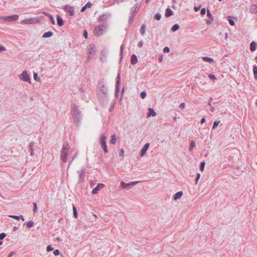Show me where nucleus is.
<instances>
[{
    "label": "nucleus",
    "mask_w": 257,
    "mask_h": 257,
    "mask_svg": "<svg viewBox=\"0 0 257 257\" xmlns=\"http://www.w3.org/2000/svg\"><path fill=\"white\" fill-rule=\"evenodd\" d=\"M71 113L74 122L78 126L82 118V114L81 111L78 109V106L75 104L71 105Z\"/></svg>",
    "instance_id": "obj_2"
},
{
    "label": "nucleus",
    "mask_w": 257,
    "mask_h": 257,
    "mask_svg": "<svg viewBox=\"0 0 257 257\" xmlns=\"http://www.w3.org/2000/svg\"><path fill=\"white\" fill-rule=\"evenodd\" d=\"M131 62L133 65H135L138 62V58L136 54H133L131 57Z\"/></svg>",
    "instance_id": "obj_19"
},
{
    "label": "nucleus",
    "mask_w": 257,
    "mask_h": 257,
    "mask_svg": "<svg viewBox=\"0 0 257 257\" xmlns=\"http://www.w3.org/2000/svg\"><path fill=\"white\" fill-rule=\"evenodd\" d=\"M85 172V169L84 167H82L80 170L77 171V173L80 175H83Z\"/></svg>",
    "instance_id": "obj_41"
},
{
    "label": "nucleus",
    "mask_w": 257,
    "mask_h": 257,
    "mask_svg": "<svg viewBox=\"0 0 257 257\" xmlns=\"http://www.w3.org/2000/svg\"><path fill=\"white\" fill-rule=\"evenodd\" d=\"M179 28H180L179 25L178 24H176L172 27L171 31L173 32H175V31H177L178 30H179Z\"/></svg>",
    "instance_id": "obj_34"
},
{
    "label": "nucleus",
    "mask_w": 257,
    "mask_h": 257,
    "mask_svg": "<svg viewBox=\"0 0 257 257\" xmlns=\"http://www.w3.org/2000/svg\"><path fill=\"white\" fill-rule=\"evenodd\" d=\"M39 22L38 18H31L27 19H25L22 21L21 23L22 24H32L37 23Z\"/></svg>",
    "instance_id": "obj_8"
},
{
    "label": "nucleus",
    "mask_w": 257,
    "mask_h": 257,
    "mask_svg": "<svg viewBox=\"0 0 257 257\" xmlns=\"http://www.w3.org/2000/svg\"><path fill=\"white\" fill-rule=\"evenodd\" d=\"M106 137L104 134H102L99 137V144L102 148L105 154L108 153V151L106 143Z\"/></svg>",
    "instance_id": "obj_5"
},
{
    "label": "nucleus",
    "mask_w": 257,
    "mask_h": 257,
    "mask_svg": "<svg viewBox=\"0 0 257 257\" xmlns=\"http://www.w3.org/2000/svg\"><path fill=\"white\" fill-rule=\"evenodd\" d=\"M124 49V45L122 44L120 47V59L119 62H120L123 58V52Z\"/></svg>",
    "instance_id": "obj_28"
},
{
    "label": "nucleus",
    "mask_w": 257,
    "mask_h": 257,
    "mask_svg": "<svg viewBox=\"0 0 257 257\" xmlns=\"http://www.w3.org/2000/svg\"><path fill=\"white\" fill-rule=\"evenodd\" d=\"M146 96H147V93H146V91H142V92L141 93V94H140V97H141V98H142V99H144V98H146Z\"/></svg>",
    "instance_id": "obj_40"
},
{
    "label": "nucleus",
    "mask_w": 257,
    "mask_h": 257,
    "mask_svg": "<svg viewBox=\"0 0 257 257\" xmlns=\"http://www.w3.org/2000/svg\"><path fill=\"white\" fill-rule=\"evenodd\" d=\"M250 50L251 52H254L256 50L257 48V43H256L255 41H252L250 44Z\"/></svg>",
    "instance_id": "obj_17"
},
{
    "label": "nucleus",
    "mask_w": 257,
    "mask_h": 257,
    "mask_svg": "<svg viewBox=\"0 0 257 257\" xmlns=\"http://www.w3.org/2000/svg\"><path fill=\"white\" fill-rule=\"evenodd\" d=\"M140 8V5L139 4H137L135 6L132 7L131 9V13H133V14L138 12L139 9Z\"/></svg>",
    "instance_id": "obj_24"
},
{
    "label": "nucleus",
    "mask_w": 257,
    "mask_h": 257,
    "mask_svg": "<svg viewBox=\"0 0 257 257\" xmlns=\"http://www.w3.org/2000/svg\"><path fill=\"white\" fill-rule=\"evenodd\" d=\"M19 16L18 15H13L5 17H2L1 20L3 22H14L18 20Z\"/></svg>",
    "instance_id": "obj_6"
},
{
    "label": "nucleus",
    "mask_w": 257,
    "mask_h": 257,
    "mask_svg": "<svg viewBox=\"0 0 257 257\" xmlns=\"http://www.w3.org/2000/svg\"><path fill=\"white\" fill-rule=\"evenodd\" d=\"M127 183H125L124 181H121L120 182V188H122V189H126V186H127Z\"/></svg>",
    "instance_id": "obj_38"
},
{
    "label": "nucleus",
    "mask_w": 257,
    "mask_h": 257,
    "mask_svg": "<svg viewBox=\"0 0 257 257\" xmlns=\"http://www.w3.org/2000/svg\"><path fill=\"white\" fill-rule=\"evenodd\" d=\"M161 17L162 16L160 13L156 14L154 16L155 19L157 20H160L161 19Z\"/></svg>",
    "instance_id": "obj_42"
},
{
    "label": "nucleus",
    "mask_w": 257,
    "mask_h": 257,
    "mask_svg": "<svg viewBox=\"0 0 257 257\" xmlns=\"http://www.w3.org/2000/svg\"><path fill=\"white\" fill-rule=\"evenodd\" d=\"M53 35V33L51 31H48L43 34L42 37L44 38H47L52 37Z\"/></svg>",
    "instance_id": "obj_23"
},
{
    "label": "nucleus",
    "mask_w": 257,
    "mask_h": 257,
    "mask_svg": "<svg viewBox=\"0 0 257 257\" xmlns=\"http://www.w3.org/2000/svg\"><path fill=\"white\" fill-rule=\"evenodd\" d=\"M143 41H140L139 42V43H138V47L141 48V47H142L143 46Z\"/></svg>",
    "instance_id": "obj_60"
},
{
    "label": "nucleus",
    "mask_w": 257,
    "mask_h": 257,
    "mask_svg": "<svg viewBox=\"0 0 257 257\" xmlns=\"http://www.w3.org/2000/svg\"><path fill=\"white\" fill-rule=\"evenodd\" d=\"M202 59L203 61H204L205 62H209V63H213L214 61V60L213 58H212L211 57H206V56L203 57Z\"/></svg>",
    "instance_id": "obj_29"
},
{
    "label": "nucleus",
    "mask_w": 257,
    "mask_h": 257,
    "mask_svg": "<svg viewBox=\"0 0 257 257\" xmlns=\"http://www.w3.org/2000/svg\"><path fill=\"white\" fill-rule=\"evenodd\" d=\"M150 146V144L149 143H146L142 148V150H141V154H140V156L141 157H143V156L145 155V154L146 153L148 148H149V147Z\"/></svg>",
    "instance_id": "obj_16"
},
{
    "label": "nucleus",
    "mask_w": 257,
    "mask_h": 257,
    "mask_svg": "<svg viewBox=\"0 0 257 257\" xmlns=\"http://www.w3.org/2000/svg\"><path fill=\"white\" fill-rule=\"evenodd\" d=\"M228 22H229V24L232 26H233L235 25V23H234L233 20H232L231 19H228Z\"/></svg>",
    "instance_id": "obj_53"
},
{
    "label": "nucleus",
    "mask_w": 257,
    "mask_h": 257,
    "mask_svg": "<svg viewBox=\"0 0 257 257\" xmlns=\"http://www.w3.org/2000/svg\"><path fill=\"white\" fill-rule=\"evenodd\" d=\"M205 163L204 162H201L200 165V170L203 171L204 169Z\"/></svg>",
    "instance_id": "obj_39"
},
{
    "label": "nucleus",
    "mask_w": 257,
    "mask_h": 257,
    "mask_svg": "<svg viewBox=\"0 0 257 257\" xmlns=\"http://www.w3.org/2000/svg\"><path fill=\"white\" fill-rule=\"evenodd\" d=\"M206 10L205 9V8H202L201 10V11H200V14L201 15H204L206 12Z\"/></svg>",
    "instance_id": "obj_54"
},
{
    "label": "nucleus",
    "mask_w": 257,
    "mask_h": 257,
    "mask_svg": "<svg viewBox=\"0 0 257 257\" xmlns=\"http://www.w3.org/2000/svg\"><path fill=\"white\" fill-rule=\"evenodd\" d=\"M19 78L21 80L30 83V77L26 71H23L21 74L20 75Z\"/></svg>",
    "instance_id": "obj_9"
},
{
    "label": "nucleus",
    "mask_w": 257,
    "mask_h": 257,
    "mask_svg": "<svg viewBox=\"0 0 257 257\" xmlns=\"http://www.w3.org/2000/svg\"><path fill=\"white\" fill-rule=\"evenodd\" d=\"M57 22L59 26H62L64 24L62 18L59 15H57Z\"/></svg>",
    "instance_id": "obj_20"
},
{
    "label": "nucleus",
    "mask_w": 257,
    "mask_h": 257,
    "mask_svg": "<svg viewBox=\"0 0 257 257\" xmlns=\"http://www.w3.org/2000/svg\"><path fill=\"white\" fill-rule=\"evenodd\" d=\"M44 15L46 16H48V18H50V16H52V15L50 14H49V13H44Z\"/></svg>",
    "instance_id": "obj_63"
},
{
    "label": "nucleus",
    "mask_w": 257,
    "mask_h": 257,
    "mask_svg": "<svg viewBox=\"0 0 257 257\" xmlns=\"http://www.w3.org/2000/svg\"><path fill=\"white\" fill-rule=\"evenodd\" d=\"M185 105L184 102H182L180 104L179 108L181 109H183L185 108Z\"/></svg>",
    "instance_id": "obj_57"
},
{
    "label": "nucleus",
    "mask_w": 257,
    "mask_h": 257,
    "mask_svg": "<svg viewBox=\"0 0 257 257\" xmlns=\"http://www.w3.org/2000/svg\"><path fill=\"white\" fill-rule=\"evenodd\" d=\"M107 87L104 84V79H100L97 85V97L99 103L104 105L108 103Z\"/></svg>",
    "instance_id": "obj_1"
},
{
    "label": "nucleus",
    "mask_w": 257,
    "mask_h": 257,
    "mask_svg": "<svg viewBox=\"0 0 257 257\" xmlns=\"http://www.w3.org/2000/svg\"><path fill=\"white\" fill-rule=\"evenodd\" d=\"M116 138L115 135H112L111 137V139L109 141V143L111 144H115L116 143Z\"/></svg>",
    "instance_id": "obj_32"
},
{
    "label": "nucleus",
    "mask_w": 257,
    "mask_h": 257,
    "mask_svg": "<svg viewBox=\"0 0 257 257\" xmlns=\"http://www.w3.org/2000/svg\"><path fill=\"white\" fill-rule=\"evenodd\" d=\"M148 110H149V112L147 114V117H149L151 116H156L157 113L153 108H149Z\"/></svg>",
    "instance_id": "obj_18"
},
{
    "label": "nucleus",
    "mask_w": 257,
    "mask_h": 257,
    "mask_svg": "<svg viewBox=\"0 0 257 257\" xmlns=\"http://www.w3.org/2000/svg\"><path fill=\"white\" fill-rule=\"evenodd\" d=\"M29 147V151L30 152L31 156H33L37 154L38 152V148L34 142H31L30 143Z\"/></svg>",
    "instance_id": "obj_7"
},
{
    "label": "nucleus",
    "mask_w": 257,
    "mask_h": 257,
    "mask_svg": "<svg viewBox=\"0 0 257 257\" xmlns=\"http://www.w3.org/2000/svg\"><path fill=\"white\" fill-rule=\"evenodd\" d=\"M173 14V11L169 8H168L166 10L165 17L168 18Z\"/></svg>",
    "instance_id": "obj_22"
},
{
    "label": "nucleus",
    "mask_w": 257,
    "mask_h": 257,
    "mask_svg": "<svg viewBox=\"0 0 257 257\" xmlns=\"http://www.w3.org/2000/svg\"><path fill=\"white\" fill-rule=\"evenodd\" d=\"M170 48L168 47H165L163 49V52L164 53H169L170 52Z\"/></svg>",
    "instance_id": "obj_49"
},
{
    "label": "nucleus",
    "mask_w": 257,
    "mask_h": 257,
    "mask_svg": "<svg viewBox=\"0 0 257 257\" xmlns=\"http://www.w3.org/2000/svg\"><path fill=\"white\" fill-rule=\"evenodd\" d=\"M26 225L29 228H31L34 225V222L32 220H30L27 223Z\"/></svg>",
    "instance_id": "obj_36"
},
{
    "label": "nucleus",
    "mask_w": 257,
    "mask_h": 257,
    "mask_svg": "<svg viewBox=\"0 0 257 257\" xmlns=\"http://www.w3.org/2000/svg\"><path fill=\"white\" fill-rule=\"evenodd\" d=\"M33 211L35 213L37 212V204L36 203H33Z\"/></svg>",
    "instance_id": "obj_52"
},
{
    "label": "nucleus",
    "mask_w": 257,
    "mask_h": 257,
    "mask_svg": "<svg viewBox=\"0 0 257 257\" xmlns=\"http://www.w3.org/2000/svg\"><path fill=\"white\" fill-rule=\"evenodd\" d=\"M107 27L106 23L100 24L96 26L94 28V35L95 36L99 37L102 35Z\"/></svg>",
    "instance_id": "obj_4"
},
{
    "label": "nucleus",
    "mask_w": 257,
    "mask_h": 257,
    "mask_svg": "<svg viewBox=\"0 0 257 257\" xmlns=\"http://www.w3.org/2000/svg\"><path fill=\"white\" fill-rule=\"evenodd\" d=\"M34 78L35 80L37 82L40 81V79L38 77V74L37 73H34Z\"/></svg>",
    "instance_id": "obj_43"
},
{
    "label": "nucleus",
    "mask_w": 257,
    "mask_h": 257,
    "mask_svg": "<svg viewBox=\"0 0 257 257\" xmlns=\"http://www.w3.org/2000/svg\"><path fill=\"white\" fill-rule=\"evenodd\" d=\"M14 254H15V252H14V251H11V252H10L9 253V254H8V256H7V257H11V256H12Z\"/></svg>",
    "instance_id": "obj_61"
},
{
    "label": "nucleus",
    "mask_w": 257,
    "mask_h": 257,
    "mask_svg": "<svg viewBox=\"0 0 257 257\" xmlns=\"http://www.w3.org/2000/svg\"><path fill=\"white\" fill-rule=\"evenodd\" d=\"M146 31V25L143 24L142 25L140 29V34L142 35H144Z\"/></svg>",
    "instance_id": "obj_31"
},
{
    "label": "nucleus",
    "mask_w": 257,
    "mask_h": 257,
    "mask_svg": "<svg viewBox=\"0 0 257 257\" xmlns=\"http://www.w3.org/2000/svg\"><path fill=\"white\" fill-rule=\"evenodd\" d=\"M87 50L88 54L90 55L93 56L95 54L96 48L95 45L93 44L89 45V46L87 47Z\"/></svg>",
    "instance_id": "obj_12"
},
{
    "label": "nucleus",
    "mask_w": 257,
    "mask_h": 257,
    "mask_svg": "<svg viewBox=\"0 0 257 257\" xmlns=\"http://www.w3.org/2000/svg\"><path fill=\"white\" fill-rule=\"evenodd\" d=\"M5 50H6V48L2 45H0V52H2V51H5Z\"/></svg>",
    "instance_id": "obj_59"
},
{
    "label": "nucleus",
    "mask_w": 257,
    "mask_h": 257,
    "mask_svg": "<svg viewBox=\"0 0 257 257\" xmlns=\"http://www.w3.org/2000/svg\"><path fill=\"white\" fill-rule=\"evenodd\" d=\"M83 36L84 37V38L85 39H87V36H88V34H87V32L86 30H84V32H83Z\"/></svg>",
    "instance_id": "obj_56"
},
{
    "label": "nucleus",
    "mask_w": 257,
    "mask_h": 257,
    "mask_svg": "<svg viewBox=\"0 0 257 257\" xmlns=\"http://www.w3.org/2000/svg\"><path fill=\"white\" fill-rule=\"evenodd\" d=\"M195 144H196V143L194 140H192L191 141V144H190V146L189 147V149L190 151H191L192 150L193 148L195 146Z\"/></svg>",
    "instance_id": "obj_35"
},
{
    "label": "nucleus",
    "mask_w": 257,
    "mask_h": 257,
    "mask_svg": "<svg viewBox=\"0 0 257 257\" xmlns=\"http://www.w3.org/2000/svg\"><path fill=\"white\" fill-rule=\"evenodd\" d=\"M9 217L14 218V219H16L17 220H19V219H21L23 221L25 220V218H24L23 216L21 215H19V216L12 215H9Z\"/></svg>",
    "instance_id": "obj_27"
},
{
    "label": "nucleus",
    "mask_w": 257,
    "mask_h": 257,
    "mask_svg": "<svg viewBox=\"0 0 257 257\" xmlns=\"http://www.w3.org/2000/svg\"><path fill=\"white\" fill-rule=\"evenodd\" d=\"M183 194V193L182 191H179V192H177L176 193H175L174 195L173 199L174 200H178V199L180 198L182 196Z\"/></svg>",
    "instance_id": "obj_21"
},
{
    "label": "nucleus",
    "mask_w": 257,
    "mask_h": 257,
    "mask_svg": "<svg viewBox=\"0 0 257 257\" xmlns=\"http://www.w3.org/2000/svg\"><path fill=\"white\" fill-rule=\"evenodd\" d=\"M200 176H201V175H200V173H197L196 176V178H195V184H197L198 181L199 179L200 178Z\"/></svg>",
    "instance_id": "obj_44"
},
{
    "label": "nucleus",
    "mask_w": 257,
    "mask_h": 257,
    "mask_svg": "<svg viewBox=\"0 0 257 257\" xmlns=\"http://www.w3.org/2000/svg\"><path fill=\"white\" fill-rule=\"evenodd\" d=\"M53 253L55 255H58L60 254V251L58 249L54 250Z\"/></svg>",
    "instance_id": "obj_47"
},
{
    "label": "nucleus",
    "mask_w": 257,
    "mask_h": 257,
    "mask_svg": "<svg viewBox=\"0 0 257 257\" xmlns=\"http://www.w3.org/2000/svg\"><path fill=\"white\" fill-rule=\"evenodd\" d=\"M250 12L251 13H257V5H252L251 6L250 8Z\"/></svg>",
    "instance_id": "obj_26"
},
{
    "label": "nucleus",
    "mask_w": 257,
    "mask_h": 257,
    "mask_svg": "<svg viewBox=\"0 0 257 257\" xmlns=\"http://www.w3.org/2000/svg\"><path fill=\"white\" fill-rule=\"evenodd\" d=\"M92 6V4L89 2H88L84 6H83L81 9V12H84L87 8H90Z\"/></svg>",
    "instance_id": "obj_25"
},
{
    "label": "nucleus",
    "mask_w": 257,
    "mask_h": 257,
    "mask_svg": "<svg viewBox=\"0 0 257 257\" xmlns=\"http://www.w3.org/2000/svg\"><path fill=\"white\" fill-rule=\"evenodd\" d=\"M73 213L74 217L75 218H77L78 217V213H77L76 207L74 205H73Z\"/></svg>",
    "instance_id": "obj_33"
},
{
    "label": "nucleus",
    "mask_w": 257,
    "mask_h": 257,
    "mask_svg": "<svg viewBox=\"0 0 257 257\" xmlns=\"http://www.w3.org/2000/svg\"><path fill=\"white\" fill-rule=\"evenodd\" d=\"M205 121H206V119H205V117H203L201 119L200 123L201 124H203V123H204L205 122Z\"/></svg>",
    "instance_id": "obj_62"
},
{
    "label": "nucleus",
    "mask_w": 257,
    "mask_h": 257,
    "mask_svg": "<svg viewBox=\"0 0 257 257\" xmlns=\"http://www.w3.org/2000/svg\"><path fill=\"white\" fill-rule=\"evenodd\" d=\"M104 186V184L103 183H98L97 186L94 187L92 191V194H96L98 193V191H99L102 187Z\"/></svg>",
    "instance_id": "obj_14"
},
{
    "label": "nucleus",
    "mask_w": 257,
    "mask_h": 257,
    "mask_svg": "<svg viewBox=\"0 0 257 257\" xmlns=\"http://www.w3.org/2000/svg\"><path fill=\"white\" fill-rule=\"evenodd\" d=\"M123 154H124V150L123 149L120 150L119 152V156L122 157L123 156Z\"/></svg>",
    "instance_id": "obj_55"
},
{
    "label": "nucleus",
    "mask_w": 257,
    "mask_h": 257,
    "mask_svg": "<svg viewBox=\"0 0 257 257\" xmlns=\"http://www.w3.org/2000/svg\"><path fill=\"white\" fill-rule=\"evenodd\" d=\"M220 120H215V121H214L213 126H212V129L213 130L215 129L217 127V126L219 124V123H220Z\"/></svg>",
    "instance_id": "obj_37"
},
{
    "label": "nucleus",
    "mask_w": 257,
    "mask_h": 257,
    "mask_svg": "<svg viewBox=\"0 0 257 257\" xmlns=\"http://www.w3.org/2000/svg\"><path fill=\"white\" fill-rule=\"evenodd\" d=\"M63 9L69 14L70 16H74L75 15L74 7L69 5H65L63 7Z\"/></svg>",
    "instance_id": "obj_11"
},
{
    "label": "nucleus",
    "mask_w": 257,
    "mask_h": 257,
    "mask_svg": "<svg viewBox=\"0 0 257 257\" xmlns=\"http://www.w3.org/2000/svg\"><path fill=\"white\" fill-rule=\"evenodd\" d=\"M49 19H50V21L51 23L53 25H55V19H54V18L53 16H50Z\"/></svg>",
    "instance_id": "obj_46"
},
{
    "label": "nucleus",
    "mask_w": 257,
    "mask_h": 257,
    "mask_svg": "<svg viewBox=\"0 0 257 257\" xmlns=\"http://www.w3.org/2000/svg\"><path fill=\"white\" fill-rule=\"evenodd\" d=\"M139 181H132L127 184V186H130L132 184H137Z\"/></svg>",
    "instance_id": "obj_58"
},
{
    "label": "nucleus",
    "mask_w": 257,
    "mask_h": 257,
    "mask_svg": "<svg viewBox=\"0 0 257 257\" xmlns=\"http://www.w3.org/2000/svg\"><path fill=\"white\" fill-rule=\"evenodd\" d=\"M44 15L46 16H48V18H50V16H52V15L50 14H49V13H44Z\"/></svg>",
    "instance_id": "obj_64"
},
{
    "label": "nucleus",
    "mask_w": 257,
    "mask_h": 257,
    "mask_svg": "<svg viewBox=\"0 0 257 257\" xmlns=\"http://www.w3.org/2000/svg\"><path fill=\"white\" fill-rule=\"evenodd\" d=\"M84 181L83 175H79L78 183H81Z\"/></svg>",
    "instance_id": "obj_45"
},
{
    "label": "nucleus",
    "mask_w": 257,
    "mask_h": 257,
    "mask_svg": "<svg viewBox=\"0 0 257 257\" xmlns=\"http://www.w3.org/2000/svg\"><path fill=\"white\" fill-rule=\"evenodd\" d=\"M6 236V233L3 232L0 233V240L3 239Z\"/></svg>",
    "instance_id": "obj_51"
},
{
    "label": "nucleus",
    "mask_w": 257,
    "mask_h": 257,
    "mask_svg": "<svg viewBox=\"0 0 257 257\" xmlns=\"http://www.w3.org/2000/svg\"><path fill=\"white\" fill-rule=\"evenodd\" d=\"M253 73L255 79H257V66L254 65L253 66Z\"/></svg>",
    "instance_id": "obj_30"
},
{
    "label": "nucleus",
    "mask_w": 257,
    "mask_h": 257,
    "mask_svg": "<svg viewBox=\"0 0 257 257\" xmlns=\"http://www.w3.org/2000/svg\"><path fill=\"white\" fill-rule=\"evenodd\" d=\"M207 16L208 17L209 19L206 21V24L209 25L212 24L213 21V16L210 13V10H207Z\"/></svg>",
    "instance_id": "obj_15"
},
{
    "label": "nucleus",
    "mask_w": 257,
    "mask_h": 257,
    "mask_svg": "<svg viewBox=\"0 0 257 257\" xmlns=\"http://www.w3.org/2000/svg\"><path fill=\"white\" fill-rule=\"evenodd\" d=\"M120 80V74L119 73H117L116 78L115 88V95L117 97L118 93L119 92V85Z\"/></svg>",
    "instance_id": "obj_10"
},
{
    "label": "nucleus",
    "mask_w": 257,
    "mask_h": 257,
    "mask_svg": "<svg viewBox=\"0 0 257 257\" xmlns=\"http://www.w3.org/2000/svg\"><path fill=\"white\" fill-rule=\"evenodd\" d=\"M111 17V14L109 13H105L101 14L98 20L99 22L105 21Z\"/></svg>",
    "instance_id": "obj_13"
},
{
    "label": "nucleus",
    "mask_w": 257,
    "mask_h": 257,
    "mask_svg": "<svg viewBox=\"0 0 257 257\" xmlns=\"http://www.w3.org/2000/svg\"><path fill=\"white\" fill-rule=\"evenodd\" d=\"M53 249V247L51 245H48L46 247V250L47 251H50Z\"/></svg>",
    "instance_id": "obj_48"
},
{
    "label": "nucleus",
    "mask_w": 257,
    "mask_h": 257,
    "mask_svg": "<svg viewBox=\"0 0 257 257\" xmlns=\"http://www.w3.org/2000/svg\"><path fill=\"white\" fill-rule=\"evenodd\" d=\"M69 148L70 146L68 143H64L63 144L62 149L61 150L60 159L64 163H66L67 161L68 151Z\"/></svg>",
    "instance_id": "obj_3"
},
{
    "label": "nucleus",
    "mask_w": 257,
    "mask_h": 257,
    "mask_svg": "<svg viewBox=\"0 0 257 257\" xmlns=\"http://www.w3.org/2000/svg\"><path fill=\"white\" fill-rule=\"evenodd\" d=\"M208 77L210 79H212V80H215V79H216V78L214 74H209Z\"/></svg>",
    "instance_id": "obj_50"
}]
</instances>
